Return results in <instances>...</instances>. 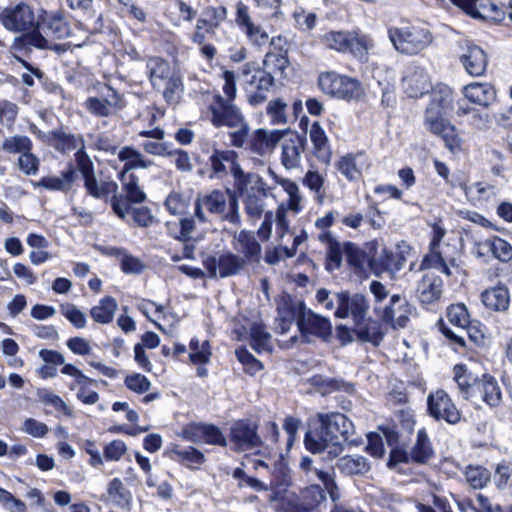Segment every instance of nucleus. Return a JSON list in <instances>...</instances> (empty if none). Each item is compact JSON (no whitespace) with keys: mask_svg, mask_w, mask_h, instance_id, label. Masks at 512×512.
<instances>
[{"mask_svg":"<svg viewBox=\"0 0 512 512\" xmlns=\"http://www.w3.org/2000/svg\"><path fill=\"white\" fill-rule=\"evenodd\" d=\"M348 51L360 60H366L368 51L373 47V40L361 32H351Z\"/></svg>","mask_w":512,"mask_h":512,"instance_id":"3c124183","label":"nucleus"},{"mask_svg":"<svg viewBox=\"0 0 512 512\" xmlns=\"http://www.w3.org/2000/svg\"><path fill=\"white\" fill-rule=\"evenodd\" d=\"M353 434L354 425L344 414L318 413L315 419L310 421L304 444L310 452H327L333 459L342 453L343 443L358 445V441L352 438Z\"/></svg>","mask_w":512,"mask_h":512,"instance_id":"f257e3e1","label":"nucleus"},{"mask_svg":"<svg viewBox=\"0 0 512 512\" xmlns=\"http://www.w3.org/2000/svg\"><path fill=\"white\" fill-rule=\"evenodd\" d=\"M74 180L75 171L70 166L66 171H63L59 176L45 177L36 185L43 186L50 190L67 191L71 188Z\"/></svg>","mask_w":512,"mask_h":512,"instance_id":"de8ad7c7","label":"nucleus"},{"mask_svg":"<svg viewBox=\"0 0 512 512\" xmlns=\"http://www.w3.org/2000/svg\"><path fill=\"white\" fill-rule=\"evenodd\" d=\"M454 380L458 385V389L462 397L466 400H472L475 393V380L469 381L467 370L463 365H456L454 367Z\"/></svg>","mask_w":512,"mask_h":512,"instance_id":"5fc2aeb1","label":"nucleus"},{"mask_svg":"<svg viewBox=\"0 0 512 512\" xmlns=\"http://www.w3.org/2000/svg\"><path fill=\"white\" fill-rule=\"evenodd\" d=\"M459 49V61L465 71L474 77L483 75L488 63L485 51L468 40L460 41Z\"/></svg>","mask_w":512,"mask_h":512,"instance_id":"f3484780","label":"nucleus"},{"mask_svg":"<svg viewBox=\"0 0 512 512\" xmlns=\"http://www.w3.org/2000/svg\"><path fill=\"white\" fill-rule=\"evenodd\" d=\"M475 393L471 401H483L489 407H497L502 401V392L498 382L491 376L484 375L475 380Z\"/></svg>","mask_w":512,"mask_h":512,"instance_id":"a878e982","label":"nucleus"},{"mask_svg":"<svg viewBox=\"0 0 512 512\" xmlns=\"http://www.w3.org/2000/svg\"><path fill=\"white\" fill-rule=\"evenodd\" d=\"M301 469L307 474L311 480H319L324 489L330 495L333 502L340 498L339 489L334 479L333 468L323 469L314 464V460L310 457H303L300 462Z\"/></svg>","mask_w":512,"mask_h":512,"instance_id":"aec40b11","label":"nucleus"},{"mask_svg":"<svg viewBox=\"0 0 512 512\" xmlns=\"http://www.w3.org/2000/svg\"><path fill=\"white\" fill-rule=\"evenodd\" d=\"M234 248L243 254L245 263L259 262L261 257V245L255 238L252 232L241 230L239 233L235 232L233 237Z\"/></svg>","mask_w":512,"mask_h":512,"instance_id":"c756f323","label":"nucleus"},{"mask_svg":"<svg viewBox=\"0 0 512 512\" xmlns=\"http://www.w3.org/2000/svg\"><path fill=\"white\" fill-rule=\"evenodd\" d=\"M147 74L154 88L160 89L165 80L175 73L170 64L161 58H150L146 64Z\"/></svg>","mask_w":512,"mask_h":512,"instance_id":"c9c22d12","label":"nucleus"},{"mask_svg":"<svg viewBox=\"0 0 512 512\" xmlns=\"http://www.w3.org/2000/svg\"><path fill=\"white\" fill-rule=\"evenodd\" d=\"M87 193L97 199H107L109 194L115 195L118 185L114 181H98L95 175L84 179Z\"/></svg>","mask_w":512,"mask_h":512,"instance_id":"79ce46f5","label":"nucleus"},{"mask_svg":"<svg viewBox=\"0 0 512 512\" xmlns=\"http://www.w3.org/2000/svg\"><path fill=\"white\" fill-rule=\"evenodd\" d=\"M118 158L120 161L124 162L121 172L122 178L131 170L146 169L152 165V161L147 160L139 151L129 146L123 147L119 151Z\"/></svg>","mask_w":512,"mask_h":512,"instance_id":"e433bc0d","label":"nucleus"},{"mask_svg":"<svg viewBox=\"0 0 512 512\" xmlns=\"http://www.w3.org/2000/svg\"><path fill=\"white\" fill-rule=\"evenodd\" d=\"M75 161L84 179L94 175V164L85 151V143L75 153Z\"/></svg>","mask_w":512,"mask_h":512,"instance_id":"338daca9","label":"nucleus"},{"mask_svg":"<svg viewBox=\"0 0 512 512\" xmlns=\"http://www.w3.org/2000/svg\"><path fill=\"white\" fill-rule=\"evenodd\" d=\"M208 109L210 121L215 127H239L244 119L240 109L233 102L225 101L220 94L213 96Z\"/></svg>","mask_w":512,"mask_h":512,"instance_id":"f8f14e48","label":"nucleus"},{"mask_svg":"<svg viewBox=\"0 0 512 512\" xmlns=\"http://www.w3.org/2000/svg\"><path fill=\"white\" fill-rule=\"evenodd\" d=\"M344 254L348 264L355 270H361L366 262V254L351 242L344 243Z\"/></svg>","mask_w":512,"mask_h":512,"instance_id":"e2e57ef3","label":"nucleus"},{"mask_svg":"<svg viewBox=\"0 0 512 512\" xmlns=\"http://www.w3.org/2000/svg\"><path fill=\"white\" fill-rule=\"evenodd\" d=\"M69 33V26L62 17L41 10L34 22V47L60 50L53 41L65 38Z\"/></svg>","mask_w":512,"mask_h":512,"instance_id":"423d86ee","label":"nucleus"},{"mask_svg":"<svg viewBox=\"0 0 512 512\" xmlns=\"http://www.w3.org/2000/svg\"><path fill=\"white\" fill-rule=\"evenodd\" d=\"M463 95L470 102L489 107L496 100V90L488 82H472L463 87Z\"/></svg>","mask_w":512,"mask_h":512,"instance_id":"7c9ffc66","label":"nucleus"},{"mask_svg":"<svg viewBox=\"0 0 512 512\" xmlns=\"http://www.w3.org/2000/svg\"><path fill=\"white\" fill-rule=\"evenodd\" d=\"M231 442L236 450L246 451L258 447L261 439L256 433L255 425L246 421L236 422L230 432Z\"/></svg>","mask_w":512,"mask_h":512,"instance_id":"b1692460","label":"nucleus"},{"mask_svg":"<svg viewBox=\"0 0 512 512\" xmlns=\"http://www.w3.org/2000/svg\"><path fill=\"white\" fill-rule=\"evenodd\" d=\"M37 398L44 405L52 406L57 411H62L66 415H71L72 411L68 407V405L56 394H54L51 390L45 388L37 389Z\"/></svg>","mask_w":512,"mask_h":512,"instance_id":"680f3d73","label":"nucleus"},{"mask_svg":"<svg viewBox=\"0 0 512 512\" xmlns=\"http://www.w3.org/2000/svg\"><path fill=\"white\" fill-rule=\"evenodd\" d=\"M427 406L430 416L436 420H444L454 425L461 419L460 411L450 396L442 389H438L428 395Z\"/></svg>","mask_w":512,"mask_h":512,"instance_id":"4468645a","label":"nucleus"},{"mask_svg":"<svg viewBox=\"0 0 512 512\" xmlns=\"http://www.w3.org/2000/svg\"><path fill=\"white\" fill-rule=\"evenodd\" d=\"M288 104L282 98L270 100L266 106V115L271 125H286L289 122Z\"/></svg>","mask_w":512,"mask_h":512,"instance_id":"8fccbe9b","label":"nucleus"},{"mask_svg":"<svg viewBox=\"0 0 512 512\" xmlns=\"http://www.w3.org/2000/svg\"><path fill=\"white\" fill-rule=\"evenodd\" d=\"M446 317L450 324L459 331H464L470 321V316L464 304L458 303L448 307Z\"/></svg>","mask_w":512,"mask_h":512,"instance_id":"6e6d98bb","label":"nucleus"},{"mask_svg":"<svg viewBox=\"0 0 512 512\" xmlns=\"http://www.w3.org/2000/svg\"><path fill=\"white\" fill-rule=\"evenodd\" d=\"M229 198L226 194L218 189L198 197L195 201L194 216L201 223L210 222L209 215L220 216L222 221H227L236 227L242 224L239 203L236 194L227 189Z\"/></svg>","mask_w":512,"mask_h":512,"instance_id":"20e7f679","label":"nucleus"},{"mask_svg":"<svg viewBox=\"0 0 512 512\" xmlns=\"http://www.w3.org/2000/svg\"><path fill=\"white\" fill-rule=\"evenodd\" d=\"M245 259L233 253H225L219 256H208L203 265L210 277H229L240 273L245 266Z\"/></svg>","mask_w":512,"mask_h":512,"instance_id":"2eb2a0df","label":"nucleus"},{"mask_svg":"<svg viewBox=\"0 0 512 512\" xmlns=\"http://www.w3.org/2000/svg\"><path fill=\"white\" fill-rule=\"evenodd\" d=\"M403 88L408 97L419 98L431 89V82L426 71L418 66H409L403 77Z\"/></svg>","mask_w":512,"mask_h":512,"instance_id":"4be33fe9","label":"nucleus"},{"mask_svg":"<svg viewBox=\"0 0 512 512\" xmlns=\"http://www.w3.org/2000/svg\"><path fill=\"white\" fill-rule=\"evenodd\" d=\"M335 297L337 304L335 316L340 319L351 317L359 340L377 343L382 339L378 323L368 317L370 303L364 295L359 293L350 294L348 291H342L336 293Z\"/></svg>","mask_w":512,"mask_h":512,"instance_id":"f03ea898","label":"nucleus"},{"mask_svg":"<svg viewBox=\"0 0 512 512\" xmlns=\"http://www.w3.org/2000/svg\"><path fill=\"white\" fill-rule=\"evenodd\" d=\"M31 141L27 136H13L6 138L3 142V149L8 153H22L18 159V165L21 171L26 175L32 172V152Z\"/></svg>","mask_w":512,"mask_h":512,"instance_id":"393cba45","label":"nucleus"},{"mask_svg":"<svg viewBox=\"0 0 512 512\" xmlns=\"http://www.w3.org/2000/svg\"><path fill=\"white\" fill-rule=\"evenodd\" d=\"M60 312L69 320L76 328H84L86 325V315L79 310L74 304L65 303L60 306Z\"/></svg>","mask_w":512,"mask_h":512,"instance_id":"0e129e2a","label":"nucleus"},{"mask_svg":"<svg viewBox=\"0 0 512 512\" xmlns=\"http://www.w3.org/2000/svg\"><path fill=\"white\" fill-rule=\"evenodd\" d=\"M318 239L320 242L327 245V263L326 268L328 270H336L341 267L342 256L344 254V244L342 245L339 241L334 239L333 235L329 231L322 232Z\"/></svg>","mask_w":512,"mask_h":512,"instance_id":"72a5a7b5","label":"nucleus"},{"mask_svg":"<svg viewBox=\"0 0 512 512\" xmlns=\"http://www.w3.org/2000/svg\"><path fill=\"white\" fill-rule=\"evenodd\" d=\"M262 64L263 65L260 68L267 72L268 76H273L274 80L277 75L284 78L286 77L285 70L289 66V60L285 54L268 52L266 53Z\"/></svg>","mask_w":512,"mask_h":512,"instance_id":"a19ab883","label":"nucleus"},{"mask_svg":"<svg viewBox=\"0 0 512 512\" xmlns=\"http://www.w3.org/2000/svg\"><path fill=\"white\" fill-rule=\"evenodd\" d=\"M335 166L348 181H357L362 171L370 167V160L363 152L349 153L342 156Z\"/></svg>","mask_w":512,"mask_h":512,"instance_id":"5701e85b","label":"nucleus"},{"mask_svg":"<svg viewBox=\"0 0 512 512\" xmlns=\"http://www.w3.org/2000/svg\"><path fill=\"white\" fill-rule=\"evenodd\" d=\"M124 383L129 390L138 394L147 392L151 387L149 379L139 373L126 376Z\"/></svg>","mask_w":512,"mask_h":512,"instance_id":"774afa93","label":"nucleus"},{"mask_svg":"<svg viewBox=\"0 0 512 512\" xmlns=\"http://www.w3.org/2000/svg\"><path fill=\"white\" fill-rule=\"evenodd\" d=\"M465 195L475 205L483 204L495 197V187L477 182L465 188Z\"/></svg>","mask_w":512,"mask_h":512,"instance_id":"603ef678","label":"nucleus"},{"mask_svg":"<svg viewBox=\"0 0 512 512\" xmlns=\"http://www.w3.org/2000/svg\"><path fill=\"white\" fill-rule=\"evenodd\" d=\"M241 76L249 104L258 106L264 103L268 91L274 85L273 76H268V73L255 63H246L242 67Z\"/></svg>","mask_w":512,"mask_h":512,"instance_id":"6e6552de","label":"nucleus"},{"mask_svg":"<svg viewBox=\"0 0 512 512\" xmlns=\"http://www.w3.org/2000/svg\"><path fill=\"white\" fill-rule=\"evenodd\" d=\"M406 262L403 251L383 249L378 256L370 261V266L376 275L384 272L395 273L400 271Z\"/></svg>","mask_w":512,"mask_h":512,"instance_id":"cd10ccee","label":"nucleus"},{"mask_svg":"<svg viewBox=\"0 0 512 512\" xmlns=\"http://www.w3.org/2000/svg\"><path fill=\"white\" fill-rule=\"evenodd\" d=\"M452 104V90L446 85H438L432 90L431 102L428 107H436L440 113H445Z\"/></svg>","mask_w":512,"mask_h":512,"instance_id":"13d9d810","label":"nucleus"},{"mask_svg":"<svg viewBox=\"0 0 512 512\" xmlns=\"http://www.w3.org/2000/svg\"><path fill=\"white\" fill-rule=\"evenodd\" d=\"M279 313L284 324L282 332L286 331V325L289 326L293 320H296L301 338L305 343L311 342V336L321 338L323 341H329L332 336L330 320L307 308L303 301H294L290 298L284 300L279 307Z\"/></svg>","mask_w":512,"mask_h":512,"instance_id":"7ed1b4c3","label":"nucleus"},{"mask_svg":"<svg viewBox=\"0 0 512 512\" xmlns=\"http://www.w3.org/2000/svg\"><path fill=\"white\" fill-rule=\"evenodd\" d=\"M351 32L330 31L323 36L324 45L338 52H347Z\"/></svg>","mask_w":512,"mask_h":512,"instance_id":"4d7b16f0","label":"nucleus"},{"mask_svg":"<svg viewBox=\"0 0 512 512\" xmlns=\"http://www.w3.org/2000/svg\"><path fill=\"white\" fill-rule=\"evenodd\" d=\"M37 133L39 139H41L44 143L52 146L55 150L60 153H66L68 151H72L76 149L78 146H82L85 141L82 135H76L71 133H66L62 129H57L50 131L48 133H44L41 131H37L34 126V134Z\"/></svg>","mask_w":512,"mask_h":512,"instance_id":"6ab92c4d","label":"nucleus"},{"mask_svg":"<svg viewBox=\"0 0 512 512\" xmlns=\"http://www.w3.org/2000/svg\"><path fill=\"white\" fill-rule=\"evenodd\" d=\"M482 303L491 310L505 311L509 307L510 295L505 285H497L486 289L481 294Z\"/></svg>","mask_w":512,"mask_h":512,"instance_id":"2f4dec72","label":"nucleus"},{"mask_svg":"<svg viewBox=\"0 0 512 512\" xmlns=\"http://www.w3.org/2000/svg\"><path fill=\"white\" fill-rule=\"evenodd\" d=\"M413 311V306L399 294L391 295L385 305L374 307L375 315L394 329L406 327Z\"/></svg>","mask_w":512,"mask_h":512,"instance_id":"9d476101","label":"nucleus"},{"mask_svg":"<svg viewBox=\"0 0 512 512\" xmlns=\"http://www.w3.org/2000/svg\"><path fill=\"white\" fill-rule=\"evenodd\" d=\"M235 353L237 359L244 365L245 371L248 374L254 375L263 368L262 363L245 348L237 349Z\"/></svg>","mask_w":512,"mask_h":512,"instance_id":"69168bd1","label":"nucleus"},{"mask_svg":"<svg viewBox=\"0 0 512 512\" xmlns=\"http://www.w3.org/2000/svg\"><path fill=\"white\" fill-rule=\"evenodd\" d=\"M165 85L163 96L167 103L177 104L183 93V83L178 73H173L167 80L164 81Z\"/></svg>","mask_w":512,"mask_h":512,"instance_id":"864d4df0","label":"nucleus"},{"mask_svg":"<svg viewBox=\"0 0 512 512\" xmlns=\"http://www.w3.org/2000/svg\"><path fill=\"white\" fill-rule=\"evenodd\" d=\"M190 360L194 364H206L210 361L211 350L207 340L200 342L198 339H192L189 344Z\"/></svg>","mask_w":512,"mask_h":512,"instance_id":"052dcab7","label":"nucleus"},{"mask_svg":"<svg viewBox=\"0 0 512 512\" xmlns=\"http://www.w3.org/2000/svg\"><path fill=\"white\" fill-rule=\"evenodd\" d=\"M210 166L209 179H223L228 174V169L233 175L234 168L239 167L238 154L234 150L219 149L212 147L211 155L208 158Z\"/></svg>","mask_w":512,"mask_h":512,"instance_id":"a211bd4d","label":"nucleus"},{"mask_svg":"<svg viewBox=\"0 0 512 512\" xmlns=\"http://www.w3.org/2000/svg\"><path fill=\"white\" fill-rule=\"evenodd\" d=\"M288 129L285 130H267L264 128L257 129L249 141V148L259 155L271 151L275 148L277 143L288 134Z\"/></svg>","mask_w":512,"mask_h":512,"instance_id":"c85d7f7f","label":"nucleus"},{"mask_svg":"<svg viewBox=\"0 0 512 512\" xmlns=\"http://www.w3.org/2000/svg\"><path fill=\"white\" fill-rule=\"evenodd\" d=\"M271 335L261 323H253L250 327V345L257 352L271 350Z\"/></svg>","mask_w":512,"mask_h":512,"instance_id":"09e8293b","label":"nucleus"},{"mask_svg":"<svg viewBox=\"0 0 512 512\" xmlns=\"http://www.w3.org/2000/svg\"><path fill=\"white\" fill-rule=\"evenodd\" d=\"M232 176L235 191L241 198L267 188L266 182L259 174L245 172L241 166L234 168Z\"/></svg>","mask_w":512,"mask_h":512,"instance_id":"bb28decb","label":"nucleus"},{"mask_svg":"<svg viewBox=\"0 0 512 512\" xmlns=\"http://www.w3.org/2000/svg\"><path fill=\"white\" fill-rule=\"evenodd\" d=\"M310 140L313 144V153L324 164L331 161V150L326 133L318 122H314L310 128Z\"/></svg>","mask_w":512,"mask_h":512,"instance_id":"473e14b6","label":"nucleus"},{"mask_svg":"<svg viewBox=\"0 0 512 512\" xmlns=\"http://www.w3.org/2000/svg\"><path fill=\"white\" fill-rule=\"evenodd\" d=\"M100 96H90L84 102L85 109L96 117H109L125 106L124 99L115 89L106 84L98 88Z\"/></svg>","mask_w":512,"mask_h":512,"instance_id":"1a4fd4ad","label":"nucleus"},{"mask_svg":"<svg viewBox=\"0 0 512 512\" xmlns=\"http://www.w3.org/2000/svg\"><path fill=\"white\" fill-rule=\"evenodd\" d=\"M442 280L437 276L425 275L417 286V297L423 304L438 300L441 295Z\"/></svg>","mask_w":512,"mask_h":512,"instance_id":"f704fd0d","label":"nucleus"},{"mask_svg":"<svg viewBox=\"0 0 512 512\" xmlns=\"http://www.w3.org/2000/svg\"><path fill=\"white\" fill-rule=\"evenodd\" d=\"M465 478L474 489H481L490 481V472L482 466L469 465L465 472Z\"/></svg>","mask_w":512,"mask_h":512,"instance_id":"bf43d9fd","label":"nucleus"},{"mask_svg":"<svg viewBox=\"0 0 512 512\" xmlns=\"http://www.w3.org/2000/svg\"><path fill=\"white\" fill-rule=\"evenodd\" d=\"M337 468L341 473L353 476L362 475L369 471L370 466L363 456H344L337 461Z\"/></svg>","mask_w":512,"mask_h":512,"instance_id":"c03bdc74","label":"nucleus"},{"mask_svg":"<svg viewBox=\"0 0 512 512\" xmlns=\"http://www.w3.org/2000/svg\"><path fill=\"white\" fill-rule=\"evenodd\" d=\"M486 252H491L496 259L502 262H507L512 259V246L499 237L485 240L479 245L477 254L481 256Z\"/></svg>","mask_w":512,"mask_h":512,"instance_id":"4c0bfd02","label":"nucleus"},{"mask_svg":"<svg viewBox=\"0 0 512 512\" xmlns=\"http://www.w3.org/2000/svg\"><path fill=\"white\" fill-rule=\"evenodd\" d=\"M107 492L115 506L127 511L131 509L132 495L119 478L110 481Z\"/></svg>","mask_w":512,"mask_h":512,"instance_id":"49530a36","label":"nucleus"},{"mask_svg":"<svg viewBox=\"0 0 512 512\" xmlns=\"http://www.w3.org/2000/svg\"><path fill=\"white\" fill-rule=\"evenodd\" d=\"M0 21L8 30L26 31L32 27V9L24 3H19L14 8H5L0 13Z\"/></svg>","mask_w":512,"mask_h":512,"instance_id":"412c9836","label":"nucleus"},{"mask_svg":"<svg viewBox=\"0 0 512 512\" xmlns=\"http://www.w3.org/2000/svg\"><path fill=\"white\" fill-rule=\"evenodd\" d=\"M117 308L118 304L116 300L111 296H106L91 309L90 315L95 322L108 324L113 320Z\"/></svg>","mask_w":512,"mask_h":512,"instance_id":"37998d69","label":"nucleus"},{"mask_svg":"<svg viewBox=\"0 0 512 512\" xmlns=\"http://www.w3.org/2000/svg\"><path fill=\"white\" fill-rule=\"evenodd\" d=\"M123 181V192L125 195L117 194L111 198V207L113 212L120 218L125 219L130 213L131 203H142L146 200V194L138 185V180L134 175L129 176L127 182L121 177Z\"/></svg>","mask_w":512,"mask_h":512,"instance_id":"ddd939ff","label":"nucleus"},{"mask_svg":"<svg viewBox=\"0 0 512 512\" xmlns=\"http://www.w3.org/2000/svg\"><path fill=\"white\" fill-rule=\"evenodd\" d=\"M433 454L432 444L425 429L418 430L416 442L410 452L411 460L423 464L426 463Z\"/></svg>","mask_w":512,"mask_h":512,"instance_id":"ea45409f","label":"nucleus"},{"mask_svg":"<svg viewBox=\"0 0 512 512\" xmlns=\"http://www.w3.org/2000/svg\"><path fill=\"white\" fill-rule=\"evenodd\" d=\"M424 125L428 131L442 138L450 151L460 148V138L456 133V128L444 119V113H440L436 107L426 108Z\"/></svg>","mask_w":512,"mask_h":512,"instance_id":"9b49d317","label":"nucleus"},{"mask_svg":"<svg viewBox=\"0 0 512 512\" xmlns=\"http://www.w3.org/2000/svg\"><path fill=\"white\" fill-rule=\"evenodd\" d=\"M268 195L267 188L247 196L242 197L244 211L251 221L259 220L265 211V200Z\"/></svg>","mask_w":512,"mask_h":512,"instance_id":"58836bf2","label":"nucleus"},{"mask_svg":"<svg viewBox=\"0 0 512 512\" xmlns=\"http://www.w3.org/2000/svg\"><path fill=\"white\" fill-rule=\"evenodd\" d=\"M307 145L305 134L289 133L281 144V164L286 170L301 168L302 156Z\"/></svg>","mask_w":512,"mask_h":512,"instance_id":"dca6fc26","label":"nucleus"},{"mask_svg":"<svg viewBox=\"0 0 512 512\" xmlns=\"http://www.w3.org/2000/svg\"><path fill=\"white\" fill-rule=\"evenodd\" d=\"M318 86L324 94L337 99H358L363 94L361 83L356 78L334 71L320 73Z\"/></svg>","mask_w":512,"mask_h":512,"instance_id":"0eeeda50","label":"nucleus"},{"mask_svg":"<svg viewBox=\"0 0 512 512\" xmlns=\"http://www.w3.org/2000/svg\"><path fill=\"white\" fill-rule=\"evenodd\" d=\"M451 2L474 18L489 17L488 12L495 10V5L490 0H451Z\"/></svg>","mask_w":512,"mask_h":512,"instance_id":"a18cd8bd","label":"nucleus"},{"mask_svg":"<svg viewBox=\"0 0 512 512\" xmlns=\"http://www.w3.org/2000/svg\"><path fill=\"white\" fill-rule=\"evenodd\" d=\"M388 37L395 50L407 55L418 54L433 42L432 33L418 26L391 27Z\"/></svg>","mask_w":512,"mask_h":512,"instance_id":"39448f33","label":"nucleus"}]
</instances>
